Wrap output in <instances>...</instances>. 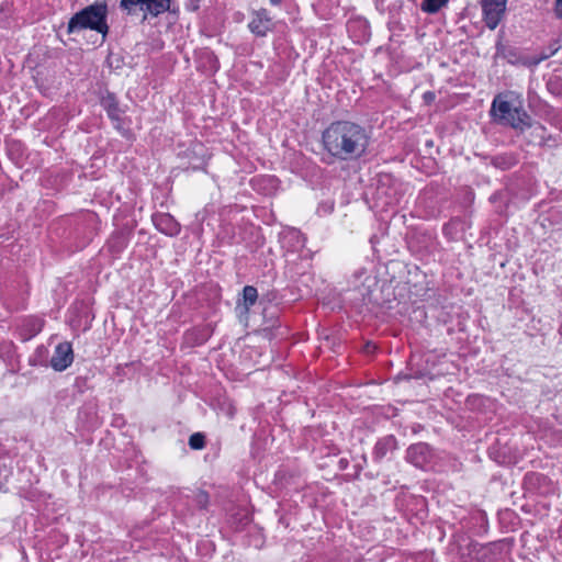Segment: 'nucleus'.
I'll use <instances>...</instances> for the list:
<instances>
[{
	"label": "nucleus",
	"mask_w": 562,
	"mask_h": 562,
	"mask_svg": "<svg viewBox=\"0 0 562 562\" xmlns=\"http://www.w3.org/2000/svg\"><path fill=\"white\" fill-rule=\"evenodd\" d=\"M369 140V134L363 126L345 120L330 123L322 134L324 149L331 157L344 161L362 157Z\"/></svg>",
	"instance_id": "1"
},
{
	"label": "nucleus",
	"mask_w": 562,
	"mask_h": 562,
	"mask_svg": "<svg viewBox=\"0 0 562 562\" xmlns=\"http://www.w3.org/2000/svg\"><path fill=\"white\" fill-rule=\"evenodd\" d=\"M490 114L497 124L512 127L519 133H524L532 125L522 100L514 92L497 94L492 101Z\"/></svg>",
	"instance_id": "2"
},
{
	"label": "nucleus",
	"mask_w": 562,
	"mask_h": 562,
	"mask_svg": "<svg viewBox=\"0 0 562 562\" xmlns=\"http://www.w3.org/2000/svg\"><path fill=\"white\" fill-rule=\"evenodd\" d=\"M83 31L108 35V4L104 1H97L81 9L70 18L67 32L79 33Z\"/></svg>",
	"instance_id": "3"
},
{
	"label": "nucleus",
	"mask_w": 562,
	"mask_h": 562,
	"mask_svg": "<svg viewBox=\"0 0 562 562\" xmlns=\"http://www.w3.org/2000/svg\"><path fill=\"white\" fill-rule=\"evenodd\" d=\"M561 46L562 44L560 42V38H557L539 56H529L527 54H524L517 47L498 41L496 44V56L505 59L506 61L513 65L531 66L538 65L542 60L554 55L561 48Z\"/></svg>",
	"instance_id": "4"
},
{
	"label": "nucleus",
	"mask_w": 562,
	"mask_h": 562,
	"mask_svg": "<svg viewBox=\"0 0 562 562\" xmlns=\"http://www.w3.org/2000/svg\"><path fill=\"white\" fill-rule=\"evenodd\" d=\"M482 10L486 25L493 31L505 13L506 0H482Z\"/></svg>",
	"instance_id": "5"
},
{
	"label": "nucleus",
	"mask_w": 562,
	"mask_h": 562,
	"mask_svg": "<svg viewBox=\"0 0 562 562\" xmlns=\"http://www.w3.org/2000/svg\"><path fill=\"white\" fill-rule=\"evenodd\" d=\"M74 362L72 346L68 341L58 344L50 358V367L58 372L66 370Z\"/></svg>",
	"instance_id": "6"
},
{
	"label": "nucleus",
	"mask_w": 562,
	"mask_h": 562,
	"mask_svg": "<svg viewBox=\"0 0 562 562\" xmlns=\"http://www.w3.org/2000/svg\"><path fill=\"white\" fill-rule=\"evenodd\" d=\"M376 198L383 200L384 205H392L398 202L396 189L393 187V178L390 175H382L378 179Z\"/></svg>",
	"instance_id": "7"
},
{
	"label": "nucleus",
	"mask_w": 562,
	"mask_h": 562,
	"mask_svg": "<svg viewBox=\"0 0 562 562\" xmlns=\"http://www.w3.org/2000/svg\"><path fill=\"white\" fill-rule=\"evenodd\" d=\"M155 227L165 235L177 236L180 231V224L169 213H158L153 215Z\"/></svg>",
	"instance_id": "8"
},
{
	"label": "nucleus",
	"mask_w": 562,
	"mask_h": 562,
	"mask_svg": "<svg viewBox=\"0 0 562 562\" xmlns=\"http://www.w3.org/2000/svg\"><path fill=\"white\" fill-rule=\"evenodd\" d=\"M431 458V449L427 443L418 442L407 449L406 459L415 467L423 468Z\"/></svg>",
	"instance_id": "9"
},
{
	"label": "nucleus",
	"mask_w": 562,
	"mask_h": 562,
	"mask_svg": "<svg viewBox=\"0 0 562 562\" xmlns=\"http://www.w3.org/2000/svg\"><path fill=\"white\" fill-rule=\"evenodd\" d=\"M397 449V440L393 435L385 436L378 440L373 448V459L375 461L382 460L389 452Z\"/></svg>",
	"instance_id": "10"
},
{
	"label": "nucleus",
	"mask_w": 562,
	"mask_h": 562,
	"mask_svg": "<svg viewBox=\"0 0 562 562\" xmlns=\"http://www.w3.org/2000/svg\"><path fill=\"white\" fill-rule=\"evenodd\" d=\"M169 4L170 0H145L139 12L143 13V19H147L148 15L155 18L165 13L169 9Z\"/></svg>",
	"instance_id": "11"
},
{
	"label": "nucleus",
	"mask_w": 562,
	"mask_h": 562,
	"mask_svg": "<svg viewBox=\"0 0 562 562\" xmlns=\"http://www.w3.org/2000/svg\"><path fill=\"white\" fill-rule=\"evenodd\" d=\"M101 105L106 111L108 116L115 122L121 120V109L116 97L113 93L108 92L101 98Z\"/></svg>",
	"instance_id": "12"
},
{
	"label": "nucleus",
	"mask_w": 562,
	"mask_h": 562,
	"mask_svg": "<svg viewBox=\"0 0 562 562\" xmlns=\"http://www.w3.org/2000/svg\"><path fill=\"white\" fill-rule=\"evenodd\" d=\"M241 296V301H238V307H241L243 312L247 314L258 300V291L252 285H246L243 289Z\"/></svg>",
	"instance_id": "13"
},
{
	"label": "nucleus",
	"mask_w": 562,
	"mask_h": 562,
	"mask_svg": "<svg viewBox=\"0 0 562 562\" xmlns=\"http://www.w3.org/2000/svg\"><path fill=\"white\" fill-rule=\"evenodd\" d=\"M517 162L516 155L512 153L496 155L491 160V164L501 170H508L516 166Z\"/></svg>",
	"instance_id": "14"
},
{
	"label": "nucleus",
	"mask_w": 562,
	"mask_h": 562,
	"mask_svg": "<svg viewBox=\"0 0 562 562\" xmlns=\"http://www.w3.org/2000/svg\"><path fill=\"white\" fill-rule=\"evenodd\" d=\"M127 246V238L124 236V234L119 233L115 235H112V237L108 241L109 250L113 254H120L125 249Z\"/></svg>",
	"instance_id": "15"
},
{
	"label": "nucleus",
	"mask_w": 562,
	"mask_h": 562,
	"mask_svg": "<svg viewBox=\"0 0 562 562\" xmlns=\"http://www.w3.org/2000/svg\"><path fill=\"white\" fill-rule=\"evenodd\" d=\"M24 325L29 328V336L26 338H31L42 330L44 326V319L40 317H30L24 321Z\"/></svg>",
	"instance_id": "16"
},
{
	"label": "nucleus",
	"mask_w": 562,
	"mask_h": 562,
	"mask_svg": "<svg viewBox=\"0 0 562 562\" xmlns=\"http://www.w3.org/2000/svg\"><path fill=\"white\" fill-rule=\"evenodd\" d=\"M206 446L205 435L202 432H194L189 438V447L193 450H201Z\"/></svg>",
	"instance_id": "17"
},
{
	"label": "nucleus",
	"mask_w": 562,
	"mask_h": 562,
	"mask_svg": "<svg viewBox=\"0 0 562 562\" xmlns=\"http://www.w3.org/2000/svg\"><path fill=\"white\" fill-rule=\"evenodd\" d=\"M447 1L448 0H425L422 4V9L426 12L435 13L443 7Z\"/></svg>",
	"instance_id": "18"
},
{
	"label": "nucleus",
	"mask_w": 562,
	"mask_h": 562,
	"mask_svg": "<svg viewBox=\"0 0 562 562\" xmlns=\"http://www.w3.org/2000/svg\"><path fill=\"white\" fill-rule=\"evenodd\" d=\"M145 0H121V5L130 12L136 13L143 7Z\"/></svg>",
	"instance_id": "19"
},
{
	"label": "nucleus",
	"mask_w": 562,
	"mask_h": 562,
	"mask_svg": "<svg viewBox=\"0 0 562 562\" xmlns=\"http://www.w3.org/2000/svg\"><path fill=\"white\" fill-rule=\"evenodd\" d=\"M194 502H195L196 506H199L201 509H205L210 502L209 493L205 491H199L195 494Z\"/></svg>",
	"instance_id": "20"
},
{
	"label": "nucleus",
	"mask_w": 562,
	"mask_h": 562,
	"mask_svg": "<svg viewBox=\"0 0 562 562\" xmlns=\"http://www.w3.org/2000/svg\"><path fill=\"white\" fill-rule=\"evenodd\" d=\"M262 21L260 19L258 20H252L250 23H249V27H250V31L252 33H255L256 35H265L266 32L268 31L266 27H261Z\"/></svg>",
	"instance_id": "21"
},
{
	"label": "nucleus",
	"mask_w": 562,
	"mask_h": 562,
	"mask_svg": "<svg viewBox=\"0 0 562 562\" xmlns=\"http://www.w3.org/2000/svg\"><path fill=\"white\" fill-rule=\"evenodd\" d=\"M206 58H207V61L210 64L209 70L212 71V72L217 71L218 68H220V64H218L217 58L212 53H206Z\"/></svg>",
	"instance_id": "22"
},
{
	"label": "nucleus",
	"mask_w": 562,
	"mask_h": 562,
	"mask_svg": "<svg viewBox=\"0 0 562 562\" xmlns=\"http://www.w3.org/2000/svg\"><path fill=\"white\" fill-rule=\"evenodd\" d=\"M423 99H424L426 104H430V103H432L435 101L436 94L432 91H427V92H425L423 94Z\"/></svg>",
	"instance_id": "23"
},
{
	"label": "nucleus",
	"mask_w": 562,
	"mask_h": 562,
	"mask_svg": "<svg viewBox=\"0 0 562 562\" xmlns=\"http://www.w3.org/2000/svg\"><path fill=\"white\" fill-rule=\"evenodd\" d=\"M555 12L559 16H562V0H555Z\"/></svg>",
	"instance_id": "24"
},
{
	"label": "nucleus",
	"mask_w": 562,
	"mask_h": 562,
	"mask_svg": "<svg viewBox=\"0 0 562 562\" xmlns=\"http://www.w3.org/2000/svg\"><path fill=\"white\" fill-rule=\"evenodd\" d=\"M270 2L274 5L280 4L282 0H270Z\"/></svg>",
	"instance_id": "25"
},
{
	"label": "nucleus",
	"mask_w": 562,
	"mask_h": 562,
	"mask_svg": "<svg viewBox=\"0 0 562 562\" xmlns=\"http://www.w3.org/2000/svg\"><path fill=\"white\" fill-rule=\"evenodd\" d=\"M234 414H235L234 408H229L228 415H229L231 418L234 417Z\"/></svg>",
	"instance_id": "26"
},
{
	"label": "nucleus",
	"mask_w": 562,
	"mask_h": 562,
	"mask_svg": "<svg viewBox=\"0 0 562 562\" xmlns=\"http://www.w3.org/2000/svg\"><path fill=\"white\" fill-rule=\"evenodd\" d=\"M471 547L473 548V550H476V548L479 547V543H471Z\"/></svg>",
	"instance_id": "27"
}]
</instances>
